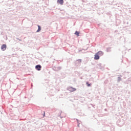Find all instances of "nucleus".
I'll use <instances>...</instances> for the list:
<instances>
[{
    "mask_svg": "<svg viewBox=\"0 0 131 131\" xmlns=\"http://www.w3.org/2000/svg\"><path fill=\"white\" fill-rule=\"evenodd\" d=\"M75 34L77 35V36H79V32L76 31Z\"/></svg>",
    "mask_w": 131,
    "mask_h": 131,
    "instance_id": "obj_7",
    "label": "nucleus"
},
{
    "mask_svg": "<svg viewBox=\"0 0 131 131\" xmlns=\"http://www.w3.org/2000/svg\"><path fill=\"white\" fill-rule=\"evenodd\" d=\"M86 84L87 85V86H91V84L89 83L88 82H86Z\"/></svg>",
    "mask_w": 131,
    "mask_h": 131,
    "instance_id": "obj_8",
    "label": "nucleus"
},
{
    "mask_svg": "<svg viewBox=\"0 0 131 131\" xmlns=\"http://www.w3.org/2000/svg\"><path fill=\"white\" fill-rule=\"evenodd\" d=\"M70 90H71V92H75L76 91V89L73 88H70Z\"/></svg>",
    "mask_w": 131,
    "mask_h": 131,
    "instance_id": "obj_6",
    "label": "nucleus"
},
{
    "mask_svg": "<svg viewBox=\"0 0 131 131\" xmlns=\"http://www.w3.org/2000/svg\"><path fill=\"white\" fill-rule=\"evenodd\" d=\"M103 52L99 51L96 54H95L94 59L95 60H99L100 59V57L101 56H103Z\"/></svg>",
    "mask_w": 131,
    "mask_h": 131,
    "instance_id": "obj_1",
    "label": "nucleus"
},
{
    "mask_svg": "<svg viewBox=\"0 0 131 131\" xmlns=\"http://www.w3.org/2000/svg\"><path fill=\"white\" fill-rule=\"evenodd\" d=\"M35 68L37 70H38V71H39L41 69V66L40 65H37L36 66Z\"/></svg>",
    "mask_w": 131,
    "mask_h": 131,
    "instance_id": "obj_3",
    "label": "nucleus"
},
{
    "mask_svg": "<svg viewBox=\"0 0 131 131\" xmlns=\"http://www.w3.org/2000/svg\"><path fill=\"white\" fill-rule=\"evenodd\" d=\"M1 50H2V51H6V50H7V45H6V44L3 45L1 47Z\"/></svg>",
    "mask_w": 131,
    "mask_h": 131,
    "instance_id": "obj_2",
    "label": "nucleus"
},
{
    "mask_svg": "<svg viewBox=\"0 0 131 131\" xmlns=\"http://www.w3.org/2000/svg\"><path fill=\"white\" fill-rule=\"evenodd\" d=\"M38 30H37L36 32H39L40 30H41V28H40V26L38 25Z\"/></svg>",
    "mask_w": 131,
    "mask_h": 131,
    "instance_id": "obj_5",
    "label": "nucleus"
},
{
    "mask_svg": "<svg viewBox=\"0 0 131 131\" xmlns=\"http://www.w3.org/2000/svg\"><path fill=\"white\" fill-rule=\"evenodd\" d=\"M45 112H44V115H45Z\"/></svg>",
    "mask_w": 131,
    "mask_h": 131,
    "instance_id": "obj_9",
    "label": "nucleus"
},
{
    "mask_svg": "<svg viewBox=\"0 0 131 131\" xmlns=\"http://www.w3.org/2000/svg\"><path fill=\"white\" fill-rule=\"evenodd\" d=\"M57 4H59L62 6L64 4V0H57Z\"/></svg>",
    "mask_w": 131,
    "mask_h": 131,
    "instance_id": "obj_4",
    "label": "nucleus"
}]
</instances>
